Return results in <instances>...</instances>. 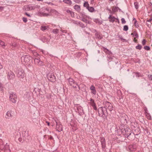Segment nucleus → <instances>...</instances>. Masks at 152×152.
<instances>
[{"label":"nucleus","instance_id":"473e14b6","mask_svg":"<svg viewBox=\"0 0 152 152\" xmlns=\"http://www.w3.org/2000/svg\"><path fill=\"white\" fill-rule=\"evenodd\" d=\"M78 24L82 28H84L85 27V25L80 22H78Z\"/></svg>","mask_w":152,"mask_h":152},{"label":"nucleus","instance_id":"2eb2a0df","mask_svg":"<svg viewBox=\"0 0 152 152\" xmlns=\"http://www.w3.org/2000/svg\"><path fill=\"white\" fill-rule=\"evenodd\" d=\"M136 145L135 144L130 145L128 146V148L129 151H134L136 148Z\"/></svg>","mask_w":152,"mask_h":152},{"label":"nucleus","instance_id":"774afa93","mask_svg":"<svg viewBox=\"0 0 152 152\" xmlns=\"http://www.w3.org/2000/svg\"><path fill=\"white\" fill-rule=\"evenodd\" d=\"M4 7H0V10H3Z\"/></svg>","mask_w":152,"mask_h":152},{"label":"nucleus","instance_id":"0eeeda50","mask_svg":"<svg viewBox=\"0 0 152 152\" xmlns=\"http://www.w3.org/2000/svg\"><path fill=\"white\" fill-rule=\"evenodd\" d=\"M17 76L20 78H23L24 76L25 73L24 70L22 69H19L16 73Z\"/></svg>","mask_w":152,"mask_h":152},{"label":"nucleus","instance_id":"4be33fe9","mask_svg":"<svg viewBox=\"0 0 152 152\" xmlns=\"http://www.w3.org/2000/svg\"><path fill=\"white\" fill-rule=\"evenodd\" d=\"M95 31L96 32L95 34L96 37L99 39H101L102 38V37L100 36L98 32H96V30H95Z\"/></svg>","mask_w":152,"mask_h":152},{"label":"nucleus","instance_id":"338daca9","mask_svg":"<svg viewBox=\"0 0 152 152\" xmlns=\"http://www.w3.org/2000/svg\"><path fill=\"white\" fill-rule=\"evenodd\" d=\"M62 130V129L61 128L59 129V130H58V129H57V131H58V132H60Z\"/></svg>","mask_w":152,"mask_h":152},{"label":"nucleus","instance_id":"423d86ee","mask_svg":"<svg viewBox=\"0 0 152 152\" xmlns=\"http://www.w3.org/2000/svg\"><path fill=\"white\" fill-rule=\"evenodd\" d=\"M104 107L106 110H109L110 111H111L113 110V106L112 104L110 102L107 101H105L103 103Z\"/></svg>","mask_w":152,"mask_h":152},{"label":"nucleus","instance_id":"5fc2aeb1","mask_svg":"<svg viewBox=\"0 0 152 152\" xmlns=\"http://www.w3.org/2000/svg\"><path fill=\"white\" fill-rule=\"evenodd\" d=\"M49 137V139L50 140H53V137L51 135L50 136H48Z\"/></svg>","mask_w":152,"mask_h":152},{"label":"nucleus","instance_id":"aec40b11","mask_svg":"<svg viewBox=\"0 0 152 152\" xmlns=\"http://www.w3.org/2000/svg\"><path fill=\"white\" fill-rule=\"evenodd\" d=\"M23 9L26 11H29L32 10V8L29 5H27L24 6Z\"/></svg>","mask_w":152,"mask_h":152},{"label":"nucleus","instance_id":"de8ad7c7","mask_svg":"<svg viewBox=\"0 0 152 152\" xmlns=\"http://www.w3.org/2000/svg\"><path fill=\"white\" fill-rule=\"evenodd\" d=\"M69 14L72 17H74V13L73 12L71 11Z\"/></svg>","mask_w":152,"mask_h":152},{"label":"nucleus","instance_id":"1a4fd4ad","mask_svg":"<svg viewBox=\"0 0 152 152\" xmlns=\"http://www.w3.org/2000/svg\"><path fill=\"white\" fill-rule=\"evenodd\" d=\"M31 58L28 55H25L22 56L21 58L22 61L28 63L31 60Z\"/></svg>","mask_w":152,"mask_h":152},{"label":"nucleus","instance_id":"cd10ccee","mask_svg":"<svg viewBox=\"0 0 152 152\" xmlns=\"http://www.w3.org/2000/svg\"><path fill=\"white\" fill-rule=\"evenodd\" d=\"M87 9H88L89 12H94V8L93 7H89L88 8H87Z\"/></svg>","mask_w":152,"mask_h":152},{"label":"nucleus","instance_id":"72a5a7b5","mask_svg":"<svg viewBox=\"0 0 152 152\" xmlns=\"http://www.w3.org/2000/svg\"><path fill=\"white\" fill-rule=\"evenodd\" d=\"M90 101L91 102V104L92 106L96 104L94 102V100L93 99L91 98L90 99Z\"/></svg>","mask_w":152,"mask_h":152},{"label":"nucleus","instance_id":"c756f323","mask_svg":"<svg viewBox=\"0 0 152 152\" xmlns=\"http://www.w3.org/2000/svg\"><path fill=\"white\" fill-rule=\"evenodd\" d=\"M133 21H134V24L136 27H138V23H137V21L136 19L135 18H133Z\"/></svg>","mask_w":152,"mask_h":152},{"label":"nucleus","instance_id":"dca6fc26","mask_svg":"<svg viewBox=\"0 0 152 152\" xmlns=\"http://www.w3.org/2000/svg\"><path fill=\"white\" fill-rule=\"evenodd\" d=\"M15 77V75L11 71L8 72V78L9 79H12L14 78Z\"/></svg>","mask_w":152,"mask_h":152},{"label":"nucleus","instance_id":"7ed1b4c3","mask_svg":"<svg viewBox=\"0 0 152 152\" xmlns=\"http://www.w3.org/2000/svg\"><path fill=\"white\" fill-rule=\"evenodd\" d=\"M74 109L75 112L78 113L80 115L84 114L83 110L82 107L79 104H74Z\"/></svg>","mask_w":152,"mask_h":152},{"label":"nucleus","instance_id":"f704fd0d","mask_svg":"<svg viewBox=\"0 0 152 152\" xmlns=\"http://www.w3.org/2000/svg\"><path fill=\"white\" fill-rule=\"evenodd\" d=\"M128 29V27L127 25H125L124 27L123 30L124 31H127Z\"/></svg>","mask_w":152,"mask_h":152},{"label":"nucleus","instance_id":"ddd939ff","mask_svg":"<svg viewBox=\"0 0 152 152\" xmlns=\"http://www.w3.org/2000/svg\"><path fill=\"white\" fill-rule=\"evenodd\" d=\"M14 114V112L13 111H8L6 113L5 118L7 119H9L12 118Z\"/></svg>","mask_w":152,"mask_h":152},{"label":"nucleus","instance_id":"c85d7f7f","mask_svg":"<svg viewBox=\"0 0 152 152\" xmlns=\"http://www.w3.org/2000/svg\"><path fill=\"white\" fill-rule=\"evenodd\" d=\"M83 6L86 8L87 9V8L89 7V4H88V2L85 1L84 4H83Z\"/></svg>","mask_w":152,"mask_h":152},{"label":"nucleus","instance_id":"f03ea898","mask_svg":"<svg viewBox=\"0 0 152 152\" xmlns=\"http://www.w3.org/2000/svg\"><path fill=\"white\" fill-rule=\"evenodd\" d=\"M124 130L125 131V134H124L125 135V137H127L128 139L129 140H132V139H134V136L133 138H132L131 137V136H134V135L135 134L134 133H133L132 134L131 132V129H129L126 128L124 129ZM136 135H138V134H135Z\"/></svg>","mask_w":152,"mask_h":152},{"label":"nucleus","instance_id":"0e129e2a","mask_svg":"<svg viewBox=\"0 0 152 152\" xmlns=\"http://www.w3.org/2000/svg\"><path fill=\"white\" fill-rule=\"evenodd\" d=\"M135 38H134V39L133 40V41L134 42L137 43V39H136Z\"/></svg>","mask_w":152,"mask_h":152},{"label":"nucleus","instance_id":"6e6552de","mask_svg":"<svg viewBox=\"0 0 152 152\" xmlns=\"http://www.w3.org/2000/svg\"><path fill=\"white\" fill-rule=\"evenodd\" d=\"M68 80L70 86H73V85H76L78 87V88L77 89L76 91H79V90L80 89L79 86L77 83H76L75 82V81L73 79L71 78H69L68 79Z\"/></svg>","mask_w":152,"mask_h":152},{"label":"nucleus","instance_id":"9b49d317","mask_svg":"<svg viewBox=\"0 0 152 152\" xmlns=\"http://www.w3.org/2000/svg\"><path fill=\"white\" fill-rule=\"evenodd\" d=\"M120 120L122 123L123 124H126L127 123V122L129 120V118L127 115H125L121 118Z\"/></svg>","mask_w":152,"mask_h":152},{"label":"nucleus","instance_id":"b1692460","mask_svg":"<svg viewBox=\"0 0 152 152\" xmlns=\"http://www.w3.org/2000/svg\"><path fill=\"white\" fill-rule=\"evenodd\" d=\"M117 94L118 96L119 97V99H121L122 97V94L121 91L120 90H118L117 91Z\"/></svg>","mask_w":152,"mask_h":152},{"label":"nucleus","instance_id":"864d4df0","mask_svg":"<svg viewBox=\"0 0 152 152\" xmlns=\"http://www.w3.org/2000/svg\"><path fill=\"white\" fill-rule=\"evenodd\" d=\"M92 106L93 107V108L94 110H97V107L96 106V104Z\"/></svg>","mask_w":152,"mask_h":152},{"label":"nucleus","instance_id":"37998d69","mask_svg":"<svg viewBox=\"0 0 152 152\" xmlns=\"http://www.w3.org/2000/svg\"><path fill=\"white\" fill-rule=\"evenodd\" d=\"M103 51L106 53H107V52L109 51V50L106 48H103Z\"/></svg>","mask_w":152,"mask_h":152},{"label":"nucleus","instance_id":"393cba45","mask_svg":"<svg viewBox=\"0 0 152 152\" xmlns=\"http://www.w3.org/2000/svg\"><path fill=\"white\" fill-rule=\"evenodd\" d=\"M131 35H132L134 37V38H138V35L136 31H134L133 33H131Z\"/></svg>","mask_w":152,"mask_h":152},{"label":"nucleus","instance_id":"a878e982","mask_svg":"<svg viewBox=\"0 0 152 152\" xmlns=\"http://www.w3.org/2000/svg\"><path fill=\"white\" fill-rule=\"evenodd\" d=\"M63 1L69 5H71L72 3L71 0H63Z\"/></svg>","mask_w":152,"mask_h":152},{"label":"nucleus","instance_id":"680f3d73","mask_svg":"<svg viewBox=\"0 0 152 152\" xmlns=\"http://www.w3.org/2000/svg\"><path fill=\"white\" fill-rule=\"evenodd\" d=\"M121 41H122L123 42H126V40L125 39H121Z\"/></svg>","mask_w":152,"mask_h":152},{"label":"nucleus","instance_id":"7c9ffc66","mask_svg":"<svg viewBox=\"0 0 152 152\" xmlns=\"http://www.w3.org/2000/svg\"><path fill=\"white\" fill-rule=\"evenodd\" d=\"M135 48L136 49L140 50L142 48V46L138 44Z\"/></svg>","mask_w":152,"mask_h":152},{"label":"nucleus","instance_id":"a19ab883","mask_svg":"<svg viewBox=\"0 0 152 152\" xmlns=\"http://www.w3.org/2000/svg\"><path fill=\"white\" fill-rule=\"evenodd\" d=\"M86 18V17L83 18L81 19V20L86 23H87L88 20L85 18Z\"/></svg>","mask_w":152,"mask_h":152},{"label":"nucleus","instance_id":"3c124183","mask_svg":"<svg viewBox=\"0 0 152 152\" xmlns=\"http://www.w3.org/2000/svg\"><path fill=\"white\" fill-rule=\"evenodd\" d=\"M148 77L149 80H152V75H148Z\"/></svg>","mask_w":152,"mask_h":152},{"label":"nucleus","instance_id":"4c0bfd02","mask_svg":"<svg viewBox=\"0 0 152 152\" xmlns=\"http://www.w3.org/2000/svg\"><path fill=\"white\" fill-rule=\"evenodd\" d=\"M24 140V139L23 138H22V137H20L18 138V140L20 142H23Z\"/></svg>","mask_w":152,"mask_h":152},{"label":"nucleus","instance_id":"e2e57ef3","mask_svg":"<svg viewBox=\"0 0 152 152\" xmlns=\"http://www.w3.org/2000/svg\"><path fill=\"white\" fill-rule=\"evenodd\" d=\"M61 31H62L63 33H66V30H61Z\"/></svg>","mask_w":152,"mask_h":152},{"label":"nucleus","instance_id":"bb28decb","mask_svg":"<svg viewBox=\"0 0 152 152\" xmlns=\"http://www.w3.org/2000/svg\"><path fill=\"white\" fill-rule=\"evenodd\" d=\"M48 28V26H41L40 29L43 31H44L46 29H47Z\"/></svg>","mask_w":152,"mask_h":152},{"label":"nucleus","instance_id":"20e7f679","mask_svg":"<svg viewBox=\"0 0 152 152\" xmlns=\"http://www.w3.org/2000/svg\"><path fill=\"white\" fill-rule=\"evenodd\" d=\"M107 60L109 61V64L108 65L110 67H113L116 64L118 63V61H112V60H114V58L116 60V58L114 57H111L110 56H109V57H107Z\"/></svg>","mask_w":152,"mask_h":152},{"label":"nucleus","instance_id":"09e8293b","mask_svg":"<svg viewBox=\"0 0 152 152\" xmlns=\"http://www.w3.org/2000/svg\"><path fill=\"white\" fill-rule=\"evenodd\" d=\"M0 45H1L2 46H5V43H4V42L2 41H1V42L0 43Z\"/></svg>","mask_w":152,"mask_h":152},{"label":"nucleus","instance_id":"bf43d9fd","mask_svg":"<svg viewBox=\"0 0 152 152\" xmlns=\"http://www.w3.org/2000/svg\"><path fill=\"white\" fill-rule=\"evenodd\" d=\"M71 11L69 10H67L66 11V12L68 13H69V14H70V12H71Z\"/></svg>","mask_w":152,"mask_h":152},{"label":"nucleus","instance_id":"2f4dec72","mask_svg":"<svg viewBox=\"0 0 152 152\" xmlns=\"http://www.w3.org/2000/svg\"><path fill=\"white\" fill-rule=\"evenodd\" d=\"M50 12L51 13L55 14L56 15H57L58 13V12L56 10L54 9H51Z\"/></svg>","mask_w":152,"mask_h":152},{"label":"nucleus","instance_id":"f257e3e1","mask_svg":"<svg viewBox=\"0 0 152 152\" xmlns=\"http://www.w3.org/2000/svg\"><path fill=\"white\" fill-rule=\"evenodd\" d=\"M99 115L103 118H106L108 115L107 110L104 107H99L98 109Z\"/></svg>","mask_w":152,"mask_h":152},{"label":"nucleus","instance_id":"f8f14e48","mask_svg":"<svg viewBox=\"0 0 152 152\" xmlns=\"http://www.w3.org/2000/svg\"><path fill=\"white\" fill-rule=\"evenodd\" d=\"M100 142H101L102 148L103 150H104L105 149L106 146V142L105 138L103 137H101Z\"/></svg>","mask_w":152,"mask_h":152},{"label":"nucleus","instance_id":"f3484780","mask_svg":"<svg viewBox=\"0 0 152 152\" xmlns=\"http://www.w3.org/2000/svg\"><path fill=\"white\" fill-rule=\"evenodd\" d=\"M90 89L91 91V93L95 95L96 94V91L95 88L93 85H92L90 87Z\"/></svg>","mask_w":152,"mask_h":152},{"label":"nucleus","instance_id":"c9c22d12","mask_svg":"<svg viewBox=\"0 0 152 152\" xmlns=\"http://www.w3.org/2000/svg\"><path fill=\"white\" fill-rule=\"evenodd\" d=\"M52 32L54 34H57L58 33V29H53L52 31Z\"/></svg>","mask_w":152,"mask_h":152},{"label":"nucleus","instance_id":"603ef678","mask_svg":"<svg viewBox=\"0 0 152 152\" xmlns=\"http://www.w3.org/2000/svg\"><path fill=\"white\" fill-rule=\"evenodd\" d=\"M74 1L77 3H79L80 2V0H74Z\"/></svg>","mask_w":152,"mask_h":152},{"label":"nucleus","instance_id":"79ce46f5","mask_svg":"<svg viewBox=\"0 0 152 152\" xmlns=\"http://www.w3.org/2000/svg\"><path fill=\"white\" fill-rule=\"evenodd\" d=\"M80 14L82 16L83 18L87 17V16L85 15V13L84 12H81L80 13Z\"/></svg>","mask_w":152,"mask_h":152},{"label":"nucleus","instance_id":"412c9836","mask_svg":"<svg viewBox=\"0 0 152 152\" xmlns=\"http://www.w3.org/2000/svg\"><path fill=\"white\" fill-rule=\"evenodd\" d=\"M118 9H119L120 11H121V10L118 7L113 6L112 7V11L113 13H115L118 11Z\"/></svg>","mask_w":152,"mask_h":152},{"label":"nucleus","instance_id":"e433bc0d","mask_svg":"<svg viewBox=\"0 0 152 152\" xmlns=\"http://www.w3.org/2000/svg\"><path fill=\"white\" fill-rule=\"evenodd\" d=\"M134 5L135 7V8L136 9H137L138 8V4L137 2H134Z\"/></svg>","mask_w":152,"mask_h":152},{"label":"nucleus","instance_id":"39448f33","mask_svg":"<svg viewBox=\"0 0 152 152\" xmlns=\"http://www.w3.org/2000/svg\"><path fill=\"white\" fill-rule=\"evenodd\" d=\"M9 99L11 102L15 103L17 99V97L15 94L12 91L10 92Z\"/></svg>","mask_w":152,"mask_h":152},{"label":"nucleus","instance_id":"8fccbe9b","mask_svg":"<svg viewBox=\"0 0 152 152\" xmlns=\"http://www.w3.org/2000/svg\"><path fill=\"white\" fill-rule=\"evenodd\" d=\"M23 22H24L25 23H26L27 21V18L25 17L23 18Z\"/></svg>","mask_w":152,"mask_h":152},{"label":"nucleus","instance_id":"a211bd4d","mask_svg":"<svg viewBox=\"0 0 152 152\" xmlns=\"http://www.w3.org/2000/svg\"><path fill=\"white\" fill-rule=\"evenodd\" d=\"M108 18L109 19V21L112 23L113 22L115 19H116L114 16L111 15H109Z\"/></svg>","mask_w":152,"mask_h":152},{"label":"nucleus","instance_id":"c03bdc74","mask_svg":"<svg viewBox=\"0 0 152 152\" xmlns=\"http://www.w3.org/2000/svg\"><path fill=\"white\" fill-rule=\"evenodd\" d=\"M121 21L122 24H124L126 23V21L124 18H122L121 19Z\"/></svg>","mask_w":152,"mask_h":152},{"label":"nucleus","instance_id":"4d7b16f0","mask_svg":"<svg viewBox=\"0 0 152 152\" xmlns=\"http://www.w3.org/2000/svg\"><path fill=\"white\" fill-rule=\"evenodd\" d=\"M25 14L28 17H30L31 16L29 14H28L27 12H26Z\"/></svg>","mask_w":152,"mask_h":152},{"label":"nucleus","instance_id":"13d9d810","mask_svg":"<svg viewBox=\"0 0 152 152\" xmlns=\"http://www.w3.org/2000/svg\"><path fill=\"white\" fill-rule=\"evenodd\" d=\"M11 45L15 47H16V44L15 43H12V44Z\"/></svg>","mask_w":152,"mask_h":152},{"label":"nucleus","instance_id":"6e6d98bb","mask_svg":"<svg viewBox=\"0 0 152 152\" xmlns=\"http://www.w3.org/2000/svg\"><path fill=\"white\" fill-rule=\"evenodd\" d=\"M107 54H108V55H110L111 54H112V53L110 51H109H109H108V52H107Z\"/></svg>","mask_w":152,"mask_h":152},{"label":"nucleus","instance_id":"58836bf2","mask_svg":"<svg viewBox=\"0 0 152 152\" xmlns=\"http://www.w3.org/2000/svg\"><path fill=\"white\" fill-rule=\"evenodd\" d=\"M144 48L145 50H149L150 49V47L149 46H146L144 47Z\"/></svg>","mask_w":152,"mask_h":152},{"label":"nucleus","instance_id":"a18cd8bd","mask_svg":"<svg viewBox=\"0 0 152 152\" xmlns=\"http://www.w3.org/2000/svg\"><path fill=\"white\" fill-rule=\"evenodd\" d=\"M3 87L1 83H0V92L2 91H3Z\"/></svg>","mask_w":152,"mask_h":152},{"label":"nucleus","instance_id":"5701e85b","mask_svg":"<svg viewBox=\"0 0 152 152\" xmlns=\"http://www.w3.org/2000/svg\"><path fill=\"white\" fill-rule=\"evenodd\" d=\"M74 8L78 12L80 11V6L78 5H75L74 6Z\"/></svg>","mask_w":152,"mask_h":152},{"label":"nucleus","instance_id":"6ab92c4d","mask_svg":"<svg viewBox=\"0 0 152 152\" xmlns=\"http://www.w3.org/2000/svg\"><path fill=\"white\" fill-rule=\"evenodd\" d=\"M45 11L44 12H46L45 13H42L43 16H48L49 15V9L48 8H45Z\"/></svg>","mask_w":152,"mask_h":152},{"label":"nucleus","instance_id":"ea45409f","mask_svg":"<svg viewBox=\"0 0 152 152\" xmlns=\"http://www.w3.org/2000/svg\"><path fill=\"white\" fill-rule=\"evenodd\" d=\"M136 76L137 77H142V75H141V74L139 72H137L136 73Z\"/></svg>","mask_w":152,"mask_h":152},{"label":"nucleus","instance_id":"9d476101","mask_svg":"<svg viewBox=\"0 0 152 152\" xmlns=\"http://www.w3.org/2000/svg\"><path fill=\"white\" fill-rule=\"evenodd\" d=\"M47 76L48 80L51 82H54L56 81V77L53 73H48Z\"/></svg>","mask_w":152,"mask_h":152},{"label":"nucleus","instance_id":"69168bd1","mask_svg":"<svg viewBox=\"0 0 152 152\" xmlns=\"http://www.w3.org/2000/svg\"><path fill=\"white\" fill-rule=\"evenodd\" d=\"M107 10L108 11H109V12L111 13H112V12H111V11L110 10L108 9V8H107Z\"/></svg>","mask_w":152,"mask_h":152},{"label":"nucleus","instance_id":"052dcab7","mask_svg":"<svg viewBox=\"0 0 152 152\" xmlns=\"http://www.w3.org/2000/svg\"><path fill=\"white\" fill-rule=\"evenodd\" d=\"M3 68V66L0 63V70H1V69H2Z\"/></svg>","mask_w":152,"mask_h":152},{"label":"nucleus","instance_id":"4468645a","mask_svg":"<svg viewBox=\"0 0 152 152\" xmlns=\"http://www.w3.org/2000/svg\"><path fill=\"white\" fill-rule=\"evenodd\" d=\"M34 63L39 66H42L43 65V63L42 61H40L39 59L35 58L34 59Z\"/></svg>","mask_w":152,"mask_h":152},{"label":"nucleus","instance_id":"49530a36","mask_svg":"<svg viewBox=\"0 0 152 152\" xmlns=\"http://www.w3.org/2000/svg\"><path fill=\"white\" fill-rule=\"evenodd\" d=\"M146 41L145 39H143L142 40V45H145L146 44Z\"/></svg>","mask_w":152,"mask_h":152}]
</instances>
